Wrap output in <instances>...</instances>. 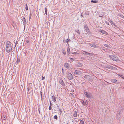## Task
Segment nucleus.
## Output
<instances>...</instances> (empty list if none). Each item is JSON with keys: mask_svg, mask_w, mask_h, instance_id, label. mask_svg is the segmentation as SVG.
<instances>
[{"mask_svg": "<svg viewBox=\"0 0 124 124\" xmlns=\"http://www.w3.org/2000/svg\"><path fill=\"white\" fill-rule=\"evenodd\" d=\"M6 51L8 53L10 52L12 50L13 45L9 41H8L6 43Z\"/></svg>", "mask_w": 124, "mask_h": 124, "instance_id": "f257e3e1", "label": "nucleus"}, {"mask_svg": "<svg viewBox=\"0 0 124 124\" xmlns=\"http://www.w3.org/2000/svg\"><path fill=\"white\" fill-rule=\"evenodd\" d=\"M110 58L115 61H118L119 59L117 56L115 55H109Z\"/></svg>", "mask_w": 124, "mask_h": 124, "instance_id": "f03ea898", "label": "nucleus"}, {"mask_svg": "<svg viewBox=\"0 0 124 124\" xmlns=\"http://www.w3.org/2000/svg\"><path fill=\"white\" fill-rule=\"evenodd\" d=\"M67 78L70 80H72L73 79V76L72 74L69 72H68L67 74Z\"/></svg>", "mask_w": 124, "mask_h": 124, "instance_id": "7ed1b4c3", "label": "nucleus"}, {"mask_svg": "<svg viewBox=\"0 0 124 124\" xmlns=\"http://www.w3.org/2000/svg\"><path fill=\"white\" fill-rule=\"evenodd\" d=\"M82 53L83 54H85V55H88L89 56H92L93 54V53H89L85 51H83L82 52Z\"/></svg>", "mask_w": 124, "mask_h": 124, "instance_id": "20e7f679", "label": "nucleus"}, {"mask_svg": "<svg viewBox=\"0 0 124 124\" xmlns=\"http://www.w3.org/2000/svg\"><path fill=\"white\" fill-rule=\"evenodd\" d=\"M89 46H91L94 47L95 48H98L99 47V46L98 44L95 43H92L89 45Z\"/></svg>", "mask_w": 124, "mask_h": 124, "instance_id": "39448f33", "label": "nucleus"}, {"mask_svg": "<svg viewBox=\"0 0 124 124\" xmlns=\"http://www.w3.org/2000/svg\"><path fill=\"white\" fill-rule=\"evenodd\" d=\"M106 68L110 69L113 70H117L116 68L110 65L107 66Z\"/></svg>", "mask_w": 124, "mask_h": 124, "instance_id": "423d86ee", "label": "nucleus"}, {"mask_svg": "<svg viewBox=\"0 0 124 124\" xmlns=\"http://www.w3.org/2000/svg\"><path fill=\"white\" fill-rule=\"evenodd\" d=\"M85 95L86 97L88 98H91V94L89 93L85 92Z\"/></svg>", "mask_w": 124, "mask_h": 124, "instance_id": "0eeeda50", "label": "nucleus"}, {"mask_svg": "<svg viewBox=\"0 0 124 124\" xmlns=\"http://www.w3.org/2000/svg\"><path fill=\"white\" fill-rule=\"evenodd\" d=\"M81 72L77 70H75L74 72V73L75 74L77 75H80L81 74Z\"/></svg>", "mask_w": 124, "mask_h": 124, "instance_id": "6e6552de", "label": "nucleus"}, {"mask_svg": "<svg viewBox=\"0 0 124 124\" xmlns=\"http://www.w3.org/2000/svg\"><path fill=\"white\" fill-rule=\"evenodd\" d=\"M85 80H89L90 78V76L88 75H85L84 77Z\"/></svg>", "mask_w": 124, "mask_h": 124, "instance_id": "1a4fd4ad", "label": "nucleus"}, {"mask_svg": "<svg viewBox=\"0 0 124 124\" xmlns=\"http://www.w3.org/2000/svg\"><path fill=\"white\" fill-rule=\"evenodd\" d=\"M111 81L112 82L115 83L116 84H118V83L117 82V81L115 79H112L111 80Z\"/></svg>", "mask_w": 124, "mask_h": 124, "instance_id": "9d476101", "label": "nucleus"}, {"mask_svg": "<svg viewBox=\"0 0 124 124\" xmlns=\"http://www.w3.org/2000/svg\"><path fill=\"white\" fill-rule=\"evenodd\" d=\"M59 82L62 85H64V83L62 78H60L59 79Z\"/></svg>", "mask_w": 124, "mask_h": 124, "instance_id": "9b49d317", "label": "nucleus"}, {"mask_svg": "<svg viewBox=\"0 0 124 124\" xmlns=\"http://www.w3.org/2000/svg\"><path fill=\"white\" fill-rule=\"evenodd\" d=\"M84 27L86 31V32L87 33H89L90 32V31L88 27L86 25Z\"/></svg>", "mask_w": 124, "mask_h": 124, "instance_id": "f8f14e48", "label": "nucleus"}, {"mask_svg": "<svg viewBox=\"0 0 124 124\" xmlns=\"http://www.w3.org/2000/svg\"><path fill=\"white\" fill-rule=\"evenodd\" d=\"M100 32L102 34L107 35H108V33H107L105 31L102 30H101Z\"/></svg>", "mask_w": 124, "mask_h": 124, "instance_id": "ddd939ff", "label": "nucleus"}, {"mask_svg": "<svg viewBox=\"0 0 124 124\" xmlns=\"http://www.w3.org/2000/svg\"><path fill=\"white\" fill-rule=\"evenodd\" d=\"M64 66L67 69L69 68V64L67 63H65Z\"/></svg>", "mask_w": 124, "mask_h": 124, "instance_id": "4468645a", "label": "nucleus"}, {"mask_svg": "<svg viewBox=\"0 0 124 124\" xmlns=\"http://www.w3.org/2000/svg\"><path fill=\"white\" fill-rule=\"evenodd\" d=\"M56 98L53 95L52 97V99L53 101L54 102H55L56 101Z\"/></svg>", "mask_w": 124, "mask_h": 124, "instance_id": "2eb2a0df", "label": "nucleus"}, {"mask_svg": "<svg viewBox=\"0 0 124 124\" xmlns=\"http://www.w3.org/2000/svg\"><path fill=\"white\" fill-rule=\"evenodd\" d=\"M82 65V64L80 62L78 63L77 64V66L78 67H81Z\"/></svg>", "mask_w": 124, "mask_h": 124, "instance_id": "dca6fc26", "label": "nucleus"}, {"mask_svg": "<svg viewBox=\"0 0 124 124\" xmlns=\"http://www.w3.org/2000/svg\"><path fill=\"white\" fill-rule=\"evenodd\" d=\"M73 116L74 117L77 116V112L75 111L74 112Z\"/></svg>", "mask_w": 124, "mask_h": 124, "instance_id": "f3484780", "label": "nucleus"}, {"mask_svg": "<svg viewBox=\"0 0 124 124\" xmlns=\"http://www.w3.org/2000/svg\"><path fill=\"white\" fill-rule=\"evenodd\" d=\"M70 49L69 48H67V53L69 55L70 54Z\"/></svg>", "mask_w": 124, "mask_h": 124, "instance_id": "a211bd4d", "label": "nucleus"}, {"mask_svg": "<svg viewBox=\"0 0 124 124\" xmlns=\"http://www.w3.org/2000/svg\"><path fill=\"white\" fill-rule=\"evenodd\" d=\"M109 21L111 24H112L114 26L115 25V24L113 23V22L111 20H110Z\"/></svg>", "mask_w": 124, "mask_h": 124, "instance_id": "6ab92c4d", "label": "nucleus"}, {"mask_svg": "<svg viewBox=\"0 0 124 124\" xmlns=\"http://www.w3.org/2000/svg\"><path fill=\"white\" fill-rule=\"evenodd\" d=\"M97 2H98V1L96 0H92L91 1V2H93V3H97Z\"/></svg>", "mask_w": 124, "mask_h": 124, "instance_id": "aec40b11", "label": "nucleus"}, {"mask_svg": "<svg viewBox=\"0 0 124 124\" xmlns=\"http://www.w3.org/2000/svg\"><path fill=\"white\" fill-rule=\"evenodd\" d=\"M62 53L64 54H66V52L65 50L63 49L62 51Z\"/></svg>", "mask_w": 124, "mask_h": 124, "instance_id": "412c9836", "label": "nucleus"}, {"mask_svg": "<svg viewBox=\"0 0 124 124\" xmlns=\"http://www.w3.org/2000/svg\"><path fill=\"white\" fill-rule=\"evenodd\" d=\"M47 8H45V13L46 15H47Z\"/></svg>", "mask_w": 124, "mask_h": 124, "instance_id": "4be33fe9", "label": "nucleus"}, {"mask_svg": "<svg viewBox=\"0 0 124 124\" xmlns=\"http://www.w3.org/2000/svg\"><path fill=\"white\" fill-rule=\"evenodd\" d=\"M88 104V102L87 101H86L85 102L84 105H86Z\"/></svg>", "mask_w": 124, "mask_h": 124, "instance_id": "5701e85b", "label": "nucleus"}, {"mask_svg": "<svg viewBox=\"0 0 124 124\" xmlns=\"http://www.w3.org/2000/svg\"><path fill=\"white\" fill-rule=\"evenodd\" d=\"M23 23H25L26 22V20L25 19L24 17H23V19L22 20Z\"/></svg>", "mask_w": 124, "mask_h": 124, "instance_id": "b1692460", "label": "nucleus"}, {"mask_svg": "<svg viewBox=\"0 0 124 124\" xmlns=\"http://www.w3.org/2000/svg\"><path fill=\"white\" fill-rule=\"evenodd\" d=\"M80 123L81 124H84V122L83 121L81 120L80 121Z\"/></svg>", "mask_w": 124, "mask_h": 124, "instance_id": "393cba45", "label": "nucleus"}, {"mask_svg": "<svg viewBox=\"0 0 124 124\" xmlns=\"http://www.w3.org/2000/svg\"><path fill=\"white\" fill-rule=\"evenodd\" d=\"M19 61H20V60H18V59H17V60L16 61V62L15 63V64H17L18 62H19Z\"/></svg>", "mask_w": 124, "mask_h": 124, "instance_id": "a878e982", "label": "nucleus"}, {"mask_svg": "<svg viewBox=\"0 0 124 124\" xmlns=\"http://www.w3.org/2000/svg\"><path fill=\"white\" fill-rule=\"evenodd\" d=\"M3 117L4 120H5L6 118V117L5 115H3Z\"/></svg>", "mask_w": 124, "mask_h": 124, "instance_id": "bb28decb", "label": "nucleus"}, {"mask_svg": "<svg viewBox=\"0 0 124 124\" xmlns=\"http://www.w3.org/2000/svg\"><path fill=\"white\" fill-rule=\"evenodd\" d=\"M120 77L122 78H123L124 79V76H123L122 75H118Z\"/></svg>", "mask_w": 124, "mask_h": 124, "instance_id": "cd10ccee", "label": "nucleus"}, {"mask_svg": "<svg viewBox=\"0 0 124 124\" xmlns=\"http://www.w3.org/2000/svg\"><path fill=\"white\" fill-rule=\"evenodd\" d=\"M72 54H78V53H77L75 52H72Z\"/></svg>", "mask_w": 124, "mask_h": 124, "instance_id": "c85d7f7f", "label": "nucleus"}, {"mask_svg": "<svg viewBox=\"0 0 124 124\" xmlns=\"http://www.w3.org/2000/svg\"><path fill=\"white\" fill-rule=\"evenodd\" d=\"M104 46H105L106 47H109V46L107 44H104Z\"/></svg>", "mask_w": 124, "mask_h": 124, "instance_id": "c756f323", "label": "nucleus"}, {"mask_svg": "<svg viewBox=\"0 0 124 124\" xmlns=\"http://www.w3.org/2000/svg\"><path fill=\"white\" fill-rule=\"evenodd\" d=\"M57 115H55L54 116V119H57Z\"/></svg>", "mask_w": 124, "mask_h": 124, "instance_id": "7c9ffc66", "label": "nucleus"}, {"mask_svg": "<svg viewBox=\"0 0 124 124\" xmlns=\"http://www.w3.org/2000/svg\"><path fill=\"white\" fill-rule=\"evenodd\" d=\"M70 40L69 39H67L66 40V42L67 43V44H68V42L70 41Z\"/></svg>", "mask_w": 124, "mask_h": 124, "instance_id": "2f4dec72", "label": "nucleus"}, {"mask_svg": "<svg viewBox=\"0 0 124 124\" xmlns=\"http://www.w3.org/2000/svg\"><path fill=\"white\" fill-rule=\"evenodd\" d=\"M69 59L71 61H74V59L71 58H69Z\"/></svg>", "mask_w": 124, "mask_h": 124, "instance_id": "473e14b6", "label": "nucleus"}, {"mask_svg": "<svg viewBox=\"0 0 124 124\" xmlns=\"http://www.w3.org/2000/svg\"><path fill=\"white\" fill-rule=\"evenodd\" d=\"M120 17L123 18H124V16L122 15H120Z\"/></svg>", "mask_w": 124, "mask_h": 124, "instance_id": "72a5a7b5", "label": "nucleus"}, {"mask_svg": "<svg viewBox=\"0 0 124 124\" xmlns=\"http://www.w3.org/2000/svg\"><path fill=\"white\" fill-rule=\"evenodd\" d=\"M59 111H60V114H61V113H62V110L60 109H59Z\"/></svg>", "mask_w": 124, "mask_h": 124, "instance_id": "f704fd0d", "label": "nucleus"}, {"mask_svg": "<svg viewBox=\"0 0 124 124\" xmlns=\"http://www.w3.org/2000/svg\"><path fill=\"white\" fill-rule=\"evenodd\" d=\"M81 102L83 104H84V105L85 102L84 101H83V100L81 101Z\"/></svg>", "mask_w": 124, "mask_h": 124, "instance_id": "c9c22d12", "label": "nucleus"}, {"mask_svg": "<svg viewBox=\"0 0 124 124\" xmlns=\"http://www.w3.org/2000/svg\"><path fill=\"white\" fill-rule=\"evenodd\" d=\"M26 7H25V9L26 10H28V7H27V4H26Z\"/></svg>", "mask_w": 124, "mask_h": 124, "instance_id": "e433bc0d", "label": "nucleus"}, {"mask_svg": "<svg viewBox=\"0 0 124 124\" xmlns=\"http://www.w3.org/2000/svg\"><path fill=\"white\" fill-rule=\"evenodd\" d=\"M76 32L78 34H80V32L78 30L77 31H76Z\"/></svg>", "mask_w": 124, "mask_h": 124, "instance_id": "4c0bfd02", "label": "nucleus"}, {"mask_svg": "<svg viewBox=\"0 0 124 124\" xmlns=\"http://www.w3.org/2000/svg\"><path fill=\"white\" fill-rule=\"evenodd\" d=\"M42 79L41 80H43V79H45V77H43L42 76Z\"/></svg>", "mask_w": 124, "mask_h": 124, "instance_id": "58836bf2", "label": "nucleus"}, {"mask_svg": "<svg viewBox=\"0 0 124 124\" xmlns=\"http://www.w3.org/2000/svg\"><path fill=\"white\" fill-rule=\"evenodd\" d=\"M29 41H30V40H27L26 41V42L27 43H29Z\"/></svg>", "mask_w": 124, "mask_h": 124, "instance_id": "ea45409f", "label": "nucleus"}, {"mask_svg": "<svg viewBox=\"0 0 124 124\" xmlns=\"http://www.w3.org/2000/svg\"><path fill=\"white\" fill-rule=\"evenodd\" d=\"M56 108H57L58 109H59V107L58 105H57Z\"/></svg>", "mask_w": 124, "mask_h": 124, "instance_id": "a19ab883", "label": "nucleus"}, {"mask_svg": "<svg viewBox=\"0 0 124 124\" xmlns=\"http://www.w3.org/2000/svg\"><path fill=\"white\" fill-rule=\"evenodd\" d=\"M105 23H106V24H107L108 25H109V23L108 22H107V21H106Z\"/></svg>", "mask_w": 124, "mask_h": 124, "instance_id": "79ce46f5", "label": "nucleus"}, {"mask_svg": "<svg viewBox=\"0 0 124 124\" xmlns=\"http://www.w3.org/2000/svg\"><path fill=\"white\" fill-rule=\"evenodd\" d=\"M31 13L30 12V18H29V21L30 20V18H31Z\"/></svg>", "mask_w": 124, "mask_h": 124, "instance_id": "37998d69", "label": "nucleus"}, {"mask_svg": "<svg viewBox=\"0 0 124 124\" xmlns=\"http://www.w3.org/2000/svg\"><path fill=\"white\" fill-rule=\"evenodd\" d=\"M52 103L51 101H50V106H52Z\"/></svg>", "mask_w": 124, "mask_h": 124, "instance_id": "c03bdc74", "label": "nucleus"}, {"mask_svg": "<svg viewBox=\"0 0 124 124\" xmlns=\"http://www.w3.org/2000/svg\"><path fill=\"white\" fill-rule=\"evenodd\" d=\"M52 106H50L49 107V110H51L52 109Z\"/></svg>", "mask_w": 124, "mask_h": 124, "instance_id": "a18cd8bd", "label": "nucleus"}, {"mask_svg": "<svg viewBox=\"0 0 124 124\" xmlns=\"http://www.w3.org/2000/svg\"><path fill=\"white\" fill-rule=\"evenodd\" d=\"M85 14L87 15H89V13L88 12H86L85 13Z\"/></svg>", "mask_w": 124, "mask_h": 124, "instance_id": "49530a36", "label": "nucleus"}, {"mask_svg": "<svg viewBox=\"0 0 124 124\" xmlns=\"http://www.w3.org/2000/svg\"><path fill=\"white\" fill-rule=\"evenodd\" d=\"M17 42H18L17 41H16V43H15V46H16V44H17Z\"/></svg>", "mask_w": 124, "mask_h": 124, "instance_id": "de8ad7c7", "label": "nucleus"}, {"mask_svg": "<svg viewBox=\"0 0 124 124\" xmlns=\"http://www.w3.org/2000/svg\"><path fill=\"white\" fill-rule=\"evenodd\" d=\"M82 13L81 14V16H82V17H83V15H82Z\"/></svg>", "mask_w": 124, "mask_h": 124, "instance_id": "09e8293b", "label": "nucleus"}, {"mask_svg": "<svg viewBox=\"0 0 124 124\" xmlns=\"http://www.w3.org/2000/svg\"><path fill=\"white\" fill-rule=\"evenodd\" d=\"M39 113H40V111H39Z\"/></svg>", "mask_w": 124, "mask_h": 124, "instance_id": "8fccbe9b", "label": "nucleus"}, {"mask_svg": "<svg viewBox=\"0 0 124 124\" xmlns=\"http://www.w3.org/2000/svg\"><path fill=\"white\" fill-rule=\"evenodd\" d=\"M42 99V96H41V99Z\"/></svg>", "mask_w": 124, "mask_h": 124, "instance_id": "3c124183", "label": "nucleus"}]
</instances>
